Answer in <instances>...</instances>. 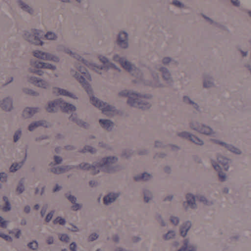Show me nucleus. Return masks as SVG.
I'll list each match as a JSON object with an SVG mask.
<instances>
[{"label": "nucleus", "mask_w": 251, "mask_h": 251, "mask_svg": "<svg viewBox=\"0 0 251 251\" xmlns=\"http://www.w3.org/2000/svg\"><path fill=\"white\" fill-rule=\"evenodd\" d=\"M75 77L78 81L82 87L86 90L89 95L90 100L91 103L96 107L100 109L103 113L107 115H112L117 112V109L114 106L109 105L107 102L100 101V100L93 95V89L89 83L85 81V79L82 75H80L78 73L76 72Z\"/></svg>", "instance_id": "obj_1"}, {"label": "nucleus", "mask_w": 251, "mask_h": 251, "mask_svg": "<svg viewBox=\"0 0 251 251\" xmlns=\"http://www.w3.org/2000/svg\"><path fill=\"white\" fill-rule=\"evenodd\" d=\"M118 157L114 155L104 157L97 160V169L99 173L101 171L104 173L113 174L118 171L119 166L117 165Z\"/></svg>", "instance_id": "obj_2"}, {"label": "nucleus", "mask_w": 251, "mask_h": 251, "mask_svg": "<svg viewBox=\"0 0 251 251\" xmlns=\"http://www.w3.org/2000/svg\"><path fill=\"white\" fill-rule=\"evenodd\" d=\"M152 96L150 94H141L135 92L130 97L129 103L133 107L143 109H148L151 107L150 100L152 99Z\"/></svg>", "instance_id": "obj_3"}, {"label": "nucleus", "mask_w": 251, "mask_h": 251, "mask_svg": "<svg viewBox=\"0 0 251 251\" xmlns=\"http://www.w3.org/2000/svg\"><path fill=\"white\" fill-rule=\"evenodd\" d=\"M122 66L124 69L126 70L131 75L135 76L136 78H139L141 81L143 82V83L147 85H151V82L150 81L146 80L144 78V74L142 71L136 67L135 64L131 63L128 60L126 57H124V60L122 64Z\"/></svg>", "instance_id": "obj_4"}, {"label": "nucleus", "mask_w": 251, "mask_h": 251, "mask_svg": "<svg viewBox=\"0 0 251 251\" xmlns=\"http://www.w3.org/2000/svg\"><path fill=\"white\" fill-rule=\"evenodd\" d=\"M189 126L190 128L192 130L208 136L215 133L214 130L210 126L204 124V123H201L198 120H192L189 122Z\"/></svg>", "instance_id": "obj_5"}, {"label": "nucleus", "mask_w": 251, "mask_h": 251, "mask_svg": "<svg viewBox=\"0 0 251 251\" xmlns=\"http://www.w3.org/2000/svg\"><path fill=\"white\" fill-rule=\"evenodd\" d=\"M24 38L29 43L36 46H43L44 42L42 40L41 31L39 29H32L30 31H26L24 34Z\"/></svg>", "instance_id": "obj_6"}, {"label": "nucleus", "mask_w": 251, "mask_h": 251, "mask_svg": "<svg viewBox=\"0 0 251 251\" xmlns=\"http://www.w3.org/2000/svg\"><path fill=\"white\" fill-rule=\"evenodd\" d=\"M129 34L126 31H120L117 36L116 43L121 49L126 50L129 46Z\"/></svg>", "instance_id": "obj_7"}, {"label": "nucleus", "mask_w": 251, "mask_h": 251, "mask_svg": "<svg viewBox=\"0 0 251 251\" xmlns=\"http://www.w3.org/2000/svg\"><path fill=\"white\" fill-rule=\"evenodd\" d=\"M58 50L60 52H64L68 54H70L73 57L77 59L78 60L82 61L83 63L85 64L88 67H93L94 65L93 63H90V62L87 60H85V59L83 58L80 56V55L77 54V53L73 52L70 49L68 48L66 46L60 45L58 46ZM94 67H96L94 66Z\"/></svg>", "instance_id": "obj_8"}, {"label": "nucleus", "mask_w": 251, "mask_h": 251, "mask_svg": "<svg viewBox=\"0 0 251 251\" xmlns=\"http://www.w3.org/2000/svg\"><path fill=\"white\" fill-rule=\"evenodd\" d=\"M76 169H80L83 171H89L91 170L92 175H97L99 173V171L98 170L97 161L94 162L91 165L88 163L82 162L80 163L78 165L76 166Z\"/></svg>", "instance_id": "obj_9"}, {"label": "nucleus", "mask_w": 251, "mask_h": 251, "mask_svg": "<svg viewBox=\"0 0 251 251\" xmlns=\"http://www.w3.org/2000/svg\"><path fill=\"white\" fill-rule=\"evenodd\" d=\"M0 108L5 111H11L14 109L13 101L11 97H3L0 100Z\"/></svg>", "instance_id": "obj_10"}, {"label": "nucleus", "mask_w": 251, "mask_h": 251, "mask_svg": "<svg viewBox=\"0 0 251 251\" xmlns=\"http://www.w3.org/2000/svg\"><path fill=\"white\" fill-rule=\"evenodd\" d=\"M196 198L192 193H187L185 196L186 201H184L183 203V206L185 210H188L189 208L192 209H196L198 206L196 202Z\"/></svg>", "instance_id": "obj_11"}, {"label": "nucleus", "mask_w": 251, "mask_h": 251, "mask_svg": "<svg viewBox=\"0 0 251 251\" xmlns=\"http://www.w3.org/2000/svg\"><path fill=\"white\" fill-rule=\"evenodd\" d=\"M121 193L120 192H110L103 198V204L105 205H109L114 203L118 198H120Z\"/></svg>", "instance_id": "obj_12"}, {"label": "nucleus", "mask_w": 251, "mask_h": 251, "mask_svg": "<svg viewBox=\"0 0 251 251\" xmlns=\"http://www.w3.org/2000/svg\"><path fill=\"white\" fill-rule=\"evenodd\" d=\"M211 162L214 169L218 173L219 180L221 182L226 181L227 178L226 174L223 172L221 166L215 160L212 159Z\"/></svg>", "instance_id": "obj_13"}, {"label": "nucleus", "mask_w": 251, "mask_h": 251, "mask_svg": "<svg viewBox=\"0 0 251 251\" xmlns=\"http://www.w3.org/2000/svg\"><path fill=\"white\" fill-rule=\"evenodd\" d=\"M202 87L205 89H210L216 87L215 79L209 74H204L202 79Z\"/></svg>", "instance_id": "obj_14"}, {"label": "nucleus", "mask_w": 251, "mask_h": 251, "mask_svg": "<svg viewBox=\"0 0 251 251\" xmlns=\"http://www.w3.org/2000/svg\"><path fill=\"white\" fill-rule=\"evenodd\" d=\"M158 70L161 72L163 79L164 81H166L169 84L173 82V77L168 68L165 66H160Z\"/></svg>", "instance_id": "obj_15"}, {"label": "nucleus", "mask_w": 251, "mask_h": 251, "mask_svg": "<svg viewBox=\"0 0 251 251\" xmlns=\"http://www.w3.org/2000/svg\"><path fill=\"white\" fill-rule=\"evenodd\" d=\"M216 160L217 161L216 162L217 163L219 164H220L224 167V169L225 171H228L229 168V164L231 161V160L229 159V158L225 157L221 154L218 153L216 154Z\"/></svg>", "instance_id": "obj_16"}, {"label": "nucleus", "mask_w": 251, "mask_h": 251, "mask_svg": "<svg viewBox=\"0 0 251 251\" xmlns=\"http://www.w3.org/2000/svg\"><path fill=\"white\" fill-rule=\"evenodd\" d=\"M40 108L39 107H26L23 111L22 116L25 119L31 118L35 114L39 113Z\"/></svg>", "instance_id": "obj_17"}, {"label": "nucleus", "mask_w": 251, "mask_h": 251, "mask_svg": "<svg viewBox=\"0 0 251 251\" xmlns=\"http://www.w3.org/2000/svg\"><path fill=\"white\" fill-rule=\"evenodd\" d=\"M101 127L108 131H112L114 126V123L108 119H99Z\"/></svg>", "instance_id": "obj_18"}, {"label": "nucleus", "mask_w": 251, "mask_h": 251, "mask_svg": "<svg viewBox=\"0 0 251 251\" xmlns=\"http://www.w3.org/2000/svg\"><path fill=\"white\" fill-rule=\"evenodd\" d=\"M192 225V222L190 221H187L182 223L179 226V232L181 236L184 237L186 236L188 231L191 227Z\"/></svg>", "instance_id": "obj_19"}, {"label": "nucleus", "mask_w": 251, "mask_h": 251, "mask_svg": "<svg viewBox=\"0 0 251 251\" xmlns=\"http://www.w3.org/2000/svg\"><path fill=\"white\" fill-rule=\"evenodd\" d=\"M43 126L45 127H48V125L47 121L45 120H41L38 121L33 122L30 124L28 126V129L30 131H33L39 126Z\"/></svg>", "instance_id": "obj_20"}, {"label": "nucleus", "mask_w": 251, "mask_h": 251, "mask_svg": "<svg viewBox=\"0 0 251 251\" xmlns=\"http://www.w3.org/2000/svg\"><path fill=\"white\" fill-rule=\"evenodd\" d=\"M60 107L63 111L65 112L66 113H68V112L70 111H75L76 110V108L75 105L70 104V103L63 101L61 99Z\"/></svg>", "instance_id": "obj_21"}, {"label": "nucleus", "mask_w": 251, "mask_h": 251, "mask_svg": "<svg viewBox=\"0 0 251 251\" xmlns=\"http://www.w3.org/2000/svg\"><path fill=\"white\" fill-rule=\"evenodd\" d=\"M18 3L20 8H21L23 11L26 12L31 15H34V9L31 7L30 5L27 4V3L23 1L22 0H19Z\"/></svg>", "instance_id": "obj_22"}, {"label": "nucleus", "mask_w": 251, "mask_h": 251, "mask_svg": "<svg viewBox=\"0 0 251 251\" xmlns=\"http://www.w3.org/2000/svg\"><path fill=\"white\" fill-rule=\"evenodd\" d=\"M161 62L163 64L162 66H168V65L172 64L175 66H178L179 65V62L178 60H175L173 58L168 57V56H165L161 59Z\"/></svg>", "instance_id": "obj_23"}, {"label": "nucleus", "mask_w": 251, "mask_h": 251, "mask_svg": "<svg viewBox=\"0 0 251 251\" xmlns=\"http://www.w3.org/2000/svg\"><path fill=\"white\" fill-rule=\"evenodd\" d=\"M53 92L54 93H58V94L61 95L62 96L69 97L74 99H77V97H76L73 93L69 92V91L66 90L62 89V88L54 87L53 88Z\"/></svg>", "instance_id": "obj_24"}, {"label": "nucleus", "mask_w": 251, "mask_h": 251, "mask_svg": "<svg viewBox=\"0 0 251 251\" xmlns=\"http://www.w3.org/2000/svg\"><path fill=\"white\" fill-rule=\"evenodd\" d=\"M143 194L144 201L146 203H149L154 198L153 193L149 189H143Z\"/></svg>", "instance_id": "obj_25"}, {"label": "nucleus", "mask_w": 251, "mask_h": 251, "mask_svg": "<svg viewBox=\"0 0 251 251\" xmlns=\"http://www.w3.org/2000/svg\"><path fill=\"white\" fill-rule=\"evenodd\" d=\"M57 105L60 106V99H56L52 101L48 102V105L46 107V110L48 111L49 113L55 112Z\"/></svg>", "instance_id": "obj_26"}, {"label": "nucleus", "mask_w": 251, "mask_h": 251, "mask_svg": "<svg viewBox=\"0 0 251 251\" xmlns=\"http://www.w3.org/2000/svg\"><path fill=\"white\" fill-rule=\"evenodd\" d=\"M135 93V91L132 90H123L121 91H120L118 95L119 97H128V99L127 100V104L130 106V104L129 103V100L130 99V97H132L133 94H134Z\"/></svg>", "instance_id": "obj_27"}, {"label": "nucleus", "mask_w": 251, "mask_h": 251, "mask_svg": "<svg viewBox=\"0 0 251 251\" xmlns=\"http://www.w3.org/2000/svg\"><path fill=\"white\" fill-rule=\"evenodd\" d=\"M97 68H98L101 70H102V69L109 70V69H111V68H113L114 69L118 71L119 72H121L122 71L121 69H120L119 67H117L116 65L112 63V62L109 61V60H108V62H107V64L105 65V66H104L102 67H97Z\"/></svg>", "instance_id": "obj_28"}, {"label": "nucleus", "mask_w": 251, "mask_h": 251, "mask_svg": "<svg viewBox=\"0 0 251 251\" xmlns=\"http://www.w3.org/2000/svg\"><path fill=\"white\" fill-rule=\"evenodd\" d=\"M190 141L198 146H202L204 144L202 139L193 133L191 134Z\"/></svg>", "instance_id": "obj_29"}, {"label": "nucleus", "mask_w": 251, "mask_h": 251, "mask_svg": "<svg viewBox=\"0 0 251 251\" xmlns=\"http://www.w3.org/2000/svg\"><path fill=\"white\" fill-rule=\"evenodd\" d=\"M25 161H22L20 163H13L10 167L9 170L11 173H15L22 168Z\"/></svg>", "instance_id": "obj_30"}, {"label": "nucleus", "mask_w": 251, "mask_h": 251, "mask_svg": "<svg viewBox=\"0 0 251 251\" xmlns=\"http://www.w3.org/2000/svg\"><path fill=\"white\" fill-rule=\"evenodd\" d=\"M30 67L28 68H32V69H41L43 68V62L37 60H31L30 62Z\"/></svg>", "instance_id": "obj_31"}, {"label": "nucleus", "mask_w": 251, "mask_h": 251, "mask_svg": "<svg viewBox=\"0 0 251 251\" xmlns=\"http://www.w3.org/2000/svg\"><path fill=\"white\" fill-rule=\"evenodd\" d=\"M36 86L44 89H47L50 87V85L49 82L46 80V79L38 77Z\"/></svg>", "instance_id": "obj_32"}, {"label": "nucleus", "mask_w": 251, "mask_h": 251, "mask_svg": "<svg viewBox=\"0 0 251 251\" xmlns=\"http://www.w3.org/2000/svg\"><path fill=\"white\" fill-rule=\"evenodd\" d=\"M45 37L47 40L50 41H56L58 40V36L55 32L53 31H48L45 35Z\"/></svg>", "instance_id": "obj_33"}, {"label": "nucleus", "mask_w": 251, "mask_h": 251, "mask_svg": "<svg viewBox=\"0 0 251 251\" xmlns=\"http://www.w3.org/2000/svg\"><path fill=\"white\" fill-rule=\"evenodd\" d=\"M197 201L201 202L204 205H210L213 204L212 201H210L206 199V197L202 195H198L196 196Z\"/></svg>", "instance_id": "obj_34"}, {"label": "nucleus", "mask_w": 251, "mask_h": 251, "mask_svg": "<svg viewBox=\"0 0 251 251\" xmlns=\"http://www.w3.org/2000/svg\"><path fill=\"white\" fill-rule=\"evenodd\" d=\"M176 235V233L175 230H170L168 231V233L163 234V239L166 241L173 239L175 238Z\"/></svg>", "instance_id": "obj_35"}, {"label": "nucleus", "mask_w": 251, "mask_h": 251, "mask_svg": "<svg viewBox=\"0 0 251 251\" xmlns=\"http://www.w3.org/2000/svg\"><path fill=\"white\" fill-rule=\"evenodd\" d=\"M25 187L24 186V179L22 178L19 181L17 186L16 191L18 193L19 195L22 194L24 192Z\"/></svg>", "instance_id": "obj_36"}, {"label": "nucleus", "mask_w": 251, "mask_h": 251, "mask_svg": "<svg viewBox=\"0 0 251 251\" xmlns=\"http://www.w3.org/2000/svg\"><path fill=\"white\" fill-rule=\"evenodd\" d=\"M191 133L187 131H182L180 132H177V136L182 138L184 139H187L190 141L191 137Z\"/></svg>", "instance_id": "obj_37"}, {"label": "nucleus", "mask_w": 251, "mask_h": 251, "mask_svg": "<svg viewBox=\"0 0 251 251\" xmlns=\"http://www.w3.org/2000/svg\"><path fill=\"white\" fill-rule=\"evenodd\" d=\"M22 137V129L18 128L14 132L13 135L14 143H17Z\"/></svg>", "instance_id": "obj_38"}, {"label": "nucleus", "mask_w": 251, "mask_h": 251, "mask_svg": "<svg viewBox=\"0 0 251 251\" xmlns=\"http://www.w3.org/2000/svg\"><path fill=\"white\" fill-rule=\"evenodd\" d=\"M227 150L228 151H231V152H233L234 154L237 155L241 154L242 152L241 149L236 148V146L231 145V144H228Z\"/></svg>", "instance_id": "obj_39"}, {"label": "nucleus", "mask_w": 251, "mask_h": 251, "mask_svg": "<svg viewBox=\"0 0 251 251\" xmlns=\"http://www.w3.org/2000/svg\"><path fill=\"white\" fill-rule=\"evenodd\" d=\"M50 172L56 175L62 174V173H64L63 166L53 167L50 169Z\"/></svg>", "instance_id": "obj_40"}, {"label": "nucleus", "mask_w": 251, "mask_h": 251, "mask_svg": "<svg viewBox=\"0 0 251 251\" xmlns=\"http://www.w3.org/2000/svg\"><path fill=\"white\" fill-rule=\"evenodd\" d=\"M80 152L82 153L89 152L92 154H95V153L97 152V150L95 148H93L92 146H85L83 149H82Z\"/></svg>", "instance_id": "obj_41"}, {"label": "nucleus", "mask_w": 251, "mask_h": 251, "mask_svg": "<svg viewBox=\"0 0 251 251\" xmlns=\"http://www.w3.org/2000/svg\"><path fill=\"white\" fill-rule=\"evenodd\" d=\"M75 123L77 124V125L82 127H84L85 128H88L89 127V125L88 123L83 121V120L81 119L77 116L76 118V120Z\"/></svg>", "instance_id": "obj_42"}, {"label": "nucleus", "mask_w": 251, "mask_h": 251, "mask_svg": "<svg viewBox=\"0 0 251 251\" xmlns=\"http://www.w3.org/2000/svg\"><path fill=\"white\" fill-rule=\"evenodd\" d=\"M75 123L77 124V125L82 127H84L85 128H88L89 127V125L88 123L83 121V120L81 119L77 116L76 118V120Z\"/></svg>", "instance_id": "obj_43"}, {"label": "nucleus", "mask_w": 251, "mask_h": 251, "mask_svg": "<svg viewBox=\"0 0 251 251\" xmlns=\"http://www.w3.org/2000/svg\"><path fill=\"white\" fill-rule=\"evenodd\" d=\"M53 160L54 163L51 162L49 164V166H53L56 165V164H60L62 163L63 159L62 157L59 156V155H55L53 156Z\"/></svg>", "instance_id": "obj_44"}, {"label": "nucleus", "mask_w": 251, "mask_h": 251, "mask_svg": "<svg viewBox=\"0 0 251 251\" xmlns=\"http://www.w3.org/2000/svg\"><path fill=\"white\" fill-rule=\"evenodd\" d=\"M33 54L35 57L44 60L45 52L40 51V50H35L33 51Z\"/></svg>", "instance_id": "obj_45"}, {"label": "nucleus", "mask_w": 251, "mask_h": 251, "mask_svg": "<svg viewBox=\"0 0 251 251\" xmlns=\"http://www.w3.org/2000/svg\"><path fill=\"white\" fill-rule=\"evenodd\" d=\"M27 247L33 251H37L39 247L38 243L36 240H33L32 242L28 243Z\"/></svg>", "instance_id": "obj_46"}, {"label": "nucleus", "mask_w": 251, "mask_h": 251, "mask_svg": "<svg viewBox=\"0 0 251 251\" xmlns=\"http://www.w3.org/2000/svg\"><path fill=\"white\" fill-rule=\"evenodd\" d=\"M237 51L241 57L245 58L249 55V50L248 49L238 48Z\"/></svg>", "instance_id": "obj_47"}, {"label": "nucleus", "mask_w": 251, "mask_h": 251, "mask_svg": "<svg viewBox=\"0 0 251 251\" xmlns=\"http://www.w3.org/2000/svg\"><path fill=\"white\" fill-rule=\"evenodd\" d=\"M124 57H123V56H121L119 54H114L112 56V60L119 62L121 65H122V62L124 60Z\"/></svg>", "instance_id": "obj_48"}, {"label": "nucleus", "mask_w": 251, "mask_h": 251, "mask_svg": "<svg viewBox=\"0 0 251 251\" xmlns=\"http://www.w3.org/2000/svg\"><path fill=\"white\" fill-rule=\"evenodd\" d=\"M170 221L175 226H177L180 222V219L178 216H170Z\"/></svg>", "instance_id": "obj_49"}, {"label": "nucleus", "mask_w": 251, "mask_h": 251, "mask_svg": "<svg viewBox=\"0 0 251 251\" xmlns=\"http://www.w3.org/2000/svg\"><path fill=\"white\" fill-rule=\"evenodd\" d=\"M38 77H37V76H32V75H27V79L28 82L31 83V84H33V85L37 86V83L38 81Z\"/></svg>", "instance_id": "obj_50"}, {"label": "nucleus", "mask_w": 251, "mask_h": 251, "mask_svg": "<svg viewBox=\"0 0 251 251\" xmlns=\"http://www.w3.org/2000/svg\"><path fill=\"white\" fill-rule=\"evenodd\" d=\"M155 219L157 222L159 223L161 226H163H163H166V224L160 214H157L155 215Z\"/></svg>", "instance_id": "obj_51"}, {"label": "nucleus", "mask_w": 251, "mask_h": 251, "mask_svg": "<svg viewBox=\"0 0 251 251\" xmlns=\"http://www.w3.org/2000/svg\"><path fill=\"white\" fill-rule=\"evenodd\" d=\"M182 101L185 104L192 105L193 100L189 96H184L182 97Z\"/></svg>", "instance_id": "obj_52"}, {"label": "nucleus", "mask_w": 251, "mask_h": 251, "mask_svg": "<svg viewBox=\"0 0 251 251\" xmlns=\"http://www.w3.org/2000/svg\"><path fill=\"white\" fill-rule=\"evenodd\" d=\"M172 3L173 5H174L176 7H177L179 8H185V5L183 3V2H181L179 1H178V0H173Z\"/></svg>", "instance_id": "obj_53"}, {"label": "nucleus", "mask_w": 251, "mask_h": 251, "mask_svg": "<svg viewBox=\"0 0 251 251\" xmlns=\"http://www.w3.org/2000/svg\"><path fill=\"white\" fill-rule=\"evenodd\" d=\"M65 196L72 203L74 204L77 201V198L75 196L66 193Z\"/></svg>", "instance_id": "obj_54"}, {"label": "nucleus", "mask_w": 251, "mask_h": 251, "mask_svg": "<svg viewBox=\"0 0 251 251\" xmlns=\"http://www.w3.org/2000/svg\"><path fill=\"white\" fill-rule=\"evenodd\" d=\"M43 68H47V69L55 70L56 69V67L54 66L53 64L48 63H44V62H43Z\"/></svg>", "instance_id": "obj_55"}, {"label": "nucleus", "mask_w": 251, "mask_h": 251, "mask_svg": "<svg viewBox=\"0 0 251 251\" xmlns=\"http://www.w3.org/2000/svg\"><path fill=\"white\" fill-rule=\"evenodd\" d=\"M143 174V181H148L153 178V175L149 174L147 172H144Z\"/></svg>", "instance_id": "obj_56"}, {"label": "nucleus", "mask_w": 251, "mask_h": 251, "mask_svg": "<svg viewBox=\"0 0 251 251\" xmlns=\"http://www.w3.org/2000/svg\"><path fill=\"white\" fill-rule=\"evenodd\" d=\"M60 239L61 241H62L63 242H65L67 243L69 242L70 237L68 234L63 233L60 234Z\"/></svg>", "instance_id": "obj_57"}, {"label": "nucleus", "mask_w": 251, "mask_h": 251, "mask_svg": "<svg viewBox=\"0 0 251 251\" xmlns=\"http://www.w3.org/2000/svg\"><path fill=\"white\" fill-rule=\"evenodd\" d=\"M54 213V210H51V211H50V212L48 213V214L46 217V219H45V221L47 223H49V222H50V220L52 219V218L53 216Z\"/></svg>", "instance_id": "obj_58"}, {"label": "nucleus", "mask_w": 251, "mask_h": 251, "mask_svg": "<svg viewBox=\"0 0 251 251\" xmlns=\"http://www.w3.org/2000/svg\"><path fill=\"white\" fill-rule=\"evenodd\" d=\"M98 58L100 61L102 62L103 63L104 65L107 64V62H108V58L107 57H105V56L102 55H99L98 56Z\"/></svg>", "instance_id": "obj_59"}, {"label": "nucleus", "mask_w": 251, "mask_h": 251, "mask_svg": "<svg viewBox=\"0 0 251 251\" xmlns=\"http://www.w3.org/2000/svg\"><path fill=\"white\" fill-rule=\"evenodd\" d=\"M28 72L32 73H35L39 75H42L44 72L41 70H37V69H28Z\"/></svg>", "instance_id": "obj_60"}, {"label": "nucleus", "mask_w": 251, "mask_h": 251, "mask_svg": "<svg viewBox=\"0 0 251 251\" xmlns=\"http://www.w3.org/2000/svg\"><path fill=\"white\" fill-rule=\"evenodd\" d=\"M7 221H5L2 216H0V226L2 228H6L7 227Z\"/></svg>", "instance_id": "obj_61"}, {"label": "nucleus", "mask_w": 251, "mask_h": 251, "mask_svg": "<svg viewBox=\"0 0 251 251\" xmlns=\"http://www.w3.org/2000/svg\"><path fill=\"white\" fill-rule=\"evenodd\" d=\"M133 180L137 182L143 181V174L135 175L133 176Z\"/></svg>", "instance_id": "obj_62"}, {"label": "nucleus", "mask_w": 251, "mask_h": 251, "mask_svg": "<svg viewBox=\"0 0 251 251\" xmlns=\"http://www.w3.org/2000/svg\"><path fill=\"white\" fill-rule=\"evenodd\" d=\"M99 236L97 233H93L89 235L88 239L89 241L93 242V241L98 239Z\"/></svg>", "instance_id": "obj_63"}, {"label": "nucleus", "mask_w": 251, "mask_h": 251, "mask_svg": "<svg viewBox=\"0 0 251 251\" xmlns=\"http://www.w3.org/2000/svg\"><path fill=\"white\" fill-rule=\"evenodd\" d=\"M7 176H8L6 173H0V181L2 182H6L7 181Z\"/></svg>", "instance_id": "obj_64"}]
</instances>
